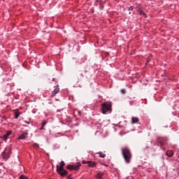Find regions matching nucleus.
Returning a JSON list of instances; mask_svg holds the SVG:
<instances>
[{
    "instance_id": "f257e3e1",
    "label": "nucleus",
    "mask_w": 179,
    "mask_h": 179,
    "mask_svg": "<svg viewBox=\"0 0 179 179\" xmlns=\"http://www.w3.org/2000/svg\"><path fill=\"white\" fill-rule=\"evenodd\" d=\"M122 155L126 163H131V160L132 159V153H131V150H129L128 148H122Z\"/></svg>"
},
{
    "instance_id": "f03ea898",
    "label": "nucleus",
    "mask_w": 179,
    "mask_h": 179,
    "mask_svg": "<svg viewBox=\"0 0 179 179\" xmlns=\"http://www.w3.org/2000/svg\"><path fill=\"white\" fill-rule=\"evenodd\" d=\"M64 166H65V162L62 161L60 162V166H57V172L61 177H65V176H68V171L66 170H64Z\"/></svg>"
},
{
    "instance_id": "7ed1b4c3",
    "label": "nucleus",
    "mask_w": 179,
    "mask_h": 179,
    "mask_svg": "<svg viewBox=\"0 0 179 179\" xmlns=\"http://www.w3.org/2000/svg\"><path fill=\"white\" fill-rule=\"evenodd\" d=\"M101 110L103 114H107L109 111H111V103H103L101 104Z\"/></svg>"
},
{
    "instance_id": "20e7f679",
    "label": "nucleus",
    "mask_w": 179,
    "mask_h": 179,
    "mask_svg": "<svg viewBox=\"0 0 179 179\" xmlns=\"http://www.w3.org/2000/svg\"><path fill=\"white\" fill-rule=\"evenodd\" d=\"M80 166H82V164H80V162H77L75 164L67 165L66 169L68 170H74L76 171H78V170H79Z\"/></svg>"
},
{
    "instance_id": "39448f33",
    "label": "nucleus",
    "mask_w": 179,
    "mask_h": 179,
    "mask_svg": "<svg viewBox=\"0 0 179 179\" xmlns=\"http://www.w3.org/2000/svg\"><path fill=\"white\" fill-rule=\"evenodd\" d=\"M11 153H12V151L10 149H6L2 152L3 159H5L6 160H8V159H9V157H10Z\"/></svg>"
},
{
    "instance_id": "423d86ee",
    "label": "nucleus",
    "mask_w": 179,
    "mask_h": 179,
    "mask_svg": "<svg viewBox=\"0 0 179 179\" xmlns=\"http://www.w3.org/2000/svg\"><path fill=\"white\" fill-rule=\"evenodd\" d=\"M58 93H59V88L58 87H56L55 90L52 92L50 97H54V96H55V94H58Z\"/></svg>"
},
{
    "instance_id": "0eeeda50",
    "label": "nucleus",
    "mask_w": 179,
    "mask_h": 179,
    "mask_svg": "<svg viewBox=\"0 0 179 179\" xmlns=\"http://www.w3.org/2000/svg\"><path fill=\"white\" fill-rule=\"evenodd\" d=\"M14 115L15 120H17L19 118V116L20 115V112H19L18 109L14 110Z\"/></svg>"
},
{
    "instance_id": "6e6552de",
    "label": "nucleus",
    "mask_w": 179,
    "mask_h": 179,
    "mask_svg": "<svg viewBox=\"0 0 179 179\" xmlns=\"http://www.w3.org/2000/svg\"><path fill=\"white\" fill-rule=\"evenodd\" d=\"M97 164H96V162H92V161H88V166L89 167H92V169L96 167Z\"/></svg>"
},
{
    "instance_id": "1a4fd4ad",
    "label": "nucleus",
    "mask_w": 179,
    "mask_h": 179,
    "mask_svg": "<svg viewBox=\"0 0 179 179\" xmlns=\"http://www.w3.org/2000/svg\"><path fill=\"white\" fill-rule=\"evenodd\" d=\"M138 122H139V118L131 117V124H138Z\"/></svg>"
},
{
    "instance_id": "9d476101",
    "label": "nucleus",
    "mask_w": 179,
    "mask_h": 179,
    "mask_svg": "<svg viewBox=\"0 0 179 179\" xmlns=\"http://www.w3.org/2000/svg\"><path fill=\"white\" fill-rule=\"evenodd\" d=\"M166 156H168V157H173V156H174V152L171 150H168L166 152Z\"/></svg>"
},
{
    "instance_id": "9b49d317",
    "label": "nucleus",
    "mask_w": 179,
    "mask_h": 179,
    "mask_svg": "<svg viewBox=\"0 0 179 179\" xmlns=\"http://www.w3.org/2000/svg\"><path fill=\"white\" fill-rule=\"evenodd\" d=\"M103 176H104V173H103V172H99V173H98L96 175V178H98V179H101V178H103Z\"/></svg>"
},
{
    "instance_id": "f8f14e48",
    "label": "nucleus",
    "mask_w": 179,
    "mask_h": 179,
    "mask_svg": "<svg viewBox=\"0 0 179 179\" xmlns=\"http://www.w3.org/2000/svg\"><path fill=\"white\" fill-rule=\"evenodd\" d=\"M12 134V131H8L6 134L3 136V139H8V136Z\"/></svg>"
},
{
    "instance_id": "ddd939ff",
    "label": "nucleus",
    "mask_w": 179,
    "mask_h": 179,
    "mask_svg": "<svg viewBox=\"0 0 179 179\" xmlns=\"http://www.w3.org/2000/svg\"><path fill=\"white\" fill-rule=\"evenodd\" d=\"M27 133H22L19 137L18 139H25Z\"/></svg>"
},
{
    "instance_id": "4468645a",
    "label": "nucleus",
    "mask_w": 179,
    "mask_h": 179,
    "mask_svg": "<svg viewBox=\"0 0 179 179\" xmlns=\"http://www.w3.org/2000/svg\"><path fill=\"white\" fill-rule=\"evenodd\" d=\"M97 155H99V157H102V159H104V157H106V154H103L101 152H99Z\"/></svg>"
},
{
    "instance_id": "2eb2a0df",
    "label": "nucleus",
    "mask_w": 179,
    "mask_h": 179,
    "mask_svg": "<svg viewBox=\"0 0 179 179\" xmlns=\"http://www.w3.org/2000/svg\"><path fill=\"white\" fill-rule=\"evenodd\" d=\"M157 141H158V143H160L161 145H164V143H163L164 140L162 138H158Z\"/></svg>"
},
{
    "instance_id": "dca6fc26",
    "label": "nucleus",
    "mask_w": 179,
    "mask_h": 179,
    "mask_svg": "<svg viewBox=\"0 0 179 179\" xmlns=\"http://www.w3.org/2000/svg\"><path fill=\"white\" fill-rule=\"evenodd\" d=\"M33 147L35 148V149H38V148H40V145L38 144V143H34L33 145Z\"/></svg>"
},
{
    "instance_id": "f3484780",
    "label": "nucleus",
    "mask_w": 179,
    "mask_h": 179,
    "mask_svg": "<svg viewBox=\"0 0 179 179\" xmlns=\"http://www.w3.org/2000/svg\"><path fill=\"white\" fill-rule=\"evenodd\" d=\"M120 92L122 94H125L127 93V90H125V89H122Z\"/></svg>"
},
{
    "instance_id": "a211bd4d",
    "label": "nucleus",
    "mask_w": 179,
    "mask_h": 179,
    "mask_svg": "<svg viewBox=\"0 0 179 179\" xmlns=\"http://www.w3.org/2000/svg\"><path fill=\"white\" fill-rule=\"evenodd\" d=\"M19 179H29V178H27L25 176L22 175L20 176Z\"/></svg>"
},
{
    "instance_id": "6ab92c4d",
    "label": "nucleus",
    "mask_w": 179,
    "mask_h": 179,
    "mask_svg": "<svg viewBox=\"0 0 179 179\" xmlns=\"http://www.w3.org/2000/svg\"><path fill=\"white\" fill-rule=\"evenodd\" d=\"M46 124H47V121H43V122H42V126H43V127H45Z\"/></svg>"
},
{
    "instance_id": "aec40b11",
    "label": "nucleus",
    "mask_w": 179,
    "mask_h": 179,
    "mask_svg": "<svg viewBox=\"0 0 179 179\" xmlns=\"http://www.w3.org/2000/svg\"><path fill=\"white\" fill-rule=\"evenodd\" d=\"M82 163H83V164H89V161H88V162H86V161L83 160V161L82 162Z\"/></svg>"
},
{
    "instance_id": "412c9836",
    "label": "nucleus",
    "mask_w": 179,
    "mask_h": 179,
    "mask_svg": "<svg viewBox=\"0 0 179 179\" xmlns=\"http://www.w3.org/2000/svg\"><path fill=\"white\" fill-rule=\"evenodd\" d=\"M129 11L134 10V6H130V7L129 8Z\"/></svg>"
},
{
    "instance_id": "4be33fe9",
    "label": "nucleus",
    "mask_w": 179,
    "mask_h": 179,
    "mask_svg": "<svg viewBox=\"0 0 179 179\" xmlns=\"http://www.w3.org/2000/svg\"><path fill=\"white\" fill-rule=\"evenodd\" d=\"M72 174L67 176L68 179H73V178L71 177Z\"/></svg>"
},
{
    "instance_id": "5701e85b",
    "label": "nucleus",
    "mask_w": 179,
    "mask_h": 179,
    "mask_svg": "<svg viewBox=\"0 0 179 179\" xmlns=\"http://www.w3.org/2000/svg\"><path fill=\"white\" fill-rule=\"evenodd\" d=\"M139 13H140V15H146V14H145V13H143V11H142V10H141L140 12H139Z\"/></svg>"
},
{
    "instance_id": "b1692460",
    "label": "nucleus",
    "mask_w": 179,
    "mask_h": 179,
    "mask_svg": "<svg viewBox=\"0 0 179 179\" xmlns=\"http://www.w3.org/2000/svg\"><path fill=\"white\" fill-rule=\"evenodd\" d=\"M41 129H44V127L42 126L41 128Z\"/></svg>"
},
{
    "instance_id": "393cba45",
    "label": "nucleus",
    "mask_w": 179,
    "mask_h": 179,
    "mask_svg": "<svg viewBox=\"0 0 179 179\" xmlns=\"http://www.w3.org/2000/svg\"><path fill=\"white\" fill-rule=\"evenodd\" d=\"M26 123H27V124H30V122H25Z\"/></svg>"
},
{
    "instance_id": "a878e982",
    "label": "nucleus",
    "mask_w": 179,
    "mask_h": 179,
    "mask_svg": "<svg viewBox=\"0 0 179 179\" xmlns=\"http://www.w3.org/2000/svg\"><path fill=\"white\" fill-rule=\"evenodd\" d=\"M101 9H103V6H101Z\"/></svg>"
},
{
    "instance_id": "bb28decb",
    "label": "nucleus",
    "mask_w": 179,
    "mask_h": 179,
    "mask_svg": "<svg viewBox=\"0 0 179 179\" xmlns=\"http://www.w3.org/2000/svg\"><path fill=\"white\" fill-rule=\"evenodd\" d=\"M80 76H83V73H81Z\"/></svg>"
},
{
    "instance_id": "cd10ccee",
    "label": "nucleus",
    "mask_w": 179,
    "mask_h": 179,
    "mask_svg": "<svg viewBox=\"0 0 179 179\" xmlns=\"http://www.w3.org/2000/svg\"><path fill=\"white\" fill-rule=\"evenodd\" d=\"M148 148H149L148 146H146V149H148Z\"/></svg>"
},
{
    "instance_id": "c85d7f7f",
    "label": "nucleus",
    "mask_w": 179,
    "mask_h": 179,
    "mask_svg": "<svg viewBox=\"0 0 179 179\" xmlns=\"http://www.w3.org/2000/svg\"><path fill=\"white\" fill-rule=\"evenodd\" d=\"M52 80H54V78L52 79Z\"/></svg>"
}]
</instances>
